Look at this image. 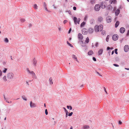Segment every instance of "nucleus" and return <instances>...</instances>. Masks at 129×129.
Wrapping results in <instances>:
<instances>
[{
    "mask_svg": "<svg viewBox=\"0 0 129 129\" xmlns=\"http://www.w3.org/2000/svg\"><path fill=\"white\" fill-rule=\"evenodd\" d=\"M68 22V21L67 20H65L64 21L63 23L64 24H65L66 23Z\"/></svg>",
    "mask_w": 129,
    "mask_h": 129,
    "instance_id": "obj_45",
    "label": "nucleus"
},
{
    "mask_svg": "<svg viewBox=\"0 0 129 129\" xmlns=\"http://www.w3.org/2000/svg\"><path fill=\"white\" fill-rule=\"evenodd\" d=\"M67 43L71 47H73V46L68 41H67Z\"/></svg>",
    "mask_w": 129,
    "mask_h": 129,
    "instance_id": "obj_31",
    "label": "nucleus"
},
{
    "mask_svg": "<svg viewBox=\"0 0 129 129\" xmlns=\"http://www.w3.org/2000/svg\"><path fill=\"white\" fill-rule=\"evenodd\" d=\"M71 30V28H70V29H69V32H68L69 33H70Z\"/></svg>",
    "mask_w": 129,
    "mask_h": 129,
    "instance_id": "obj_57",
    "label": "nucleus"
},
{
    "mask_svg": "<svg viewBox=\"0 0 129 129\" xmlns=\"http://www.w3.org/2000/svg\"><path fill=\"white\" fill-rule=\"evenodd\" d=\"M103 18L101 17H100L98 18V20L99 21L101 22L103 20Z\"/></svg>",
    "mask_w": 129,
    "mask_h": 129,
    "instance_id": "obj_26",
    "label": "nucleus"
},
{
    "mask_svg": "<svg viewBox=\"0 0 129 129\" xmlns=\"http://www.w3.org/2000/svg\"><path fill=\"white\" fill-rule=\"evenodd\" d=\"M20 20L21 22H25V19L24 18L21 19Z\"/></svg>",
    "mask_w": 129,
    "mask_h": 129,
    "instance_id": "obj_32",
    "label": "nucleus"
},
{
    "mask_svg": "<svg viewBox=\"0 0 129 129\" xmlns=\"http://www.w3.org/2000/svg\"><path fill=\"white\" fill-rule=\"evenodd\" d=\"M53 8L54 9H56V6H55V5H53Z\"/></svg>",
    "mask_w": 129,
    "mask_h": 129,
    "instance_id": "obj_53",
    "label": "nucleus"
},
{
    "mask_svg": "<svg viewBox=\"0 0 129 129\" xmlns=\"http://www.w3.org/2000/svg\"><path fill=\"white\" fill-rule=\"evenodd\" d=\"M14 76V74L12 73H8L7 75V77L8 79H11L13 78Z\"/></svg>",
    "mask_w": 129,
    "mask_h": 129,
    "instance_id": "obj_3",
    "label": "nucleus"
},
{
    "mask_svg": "<svg viewBox=\"0 0 129 129\" xmlns=\"http://www.w3.org/2000/svg\"><path fill=\"white\" fill-rule=\"evenodd\" d=\"M93 54V52L92 50H90L88 52V54L89 55H92Z\"/></svg>",
    "mask_w": 129,
    "mask_h": 129,
    "instance_id": "obj_20",
    "label": "nucleus"
},
{
    "mask_svg": "<svg viewBox=\"0 0 129 129\" xmlns=\"http://www.w3.org/2000/svg\"><path fill=\"white\" fill-rule=\"evenodd\" d=\"M119 60V59L118 57H116L115 58V60L116 61H118Z\"/></svg>",
    "mask_w": 129,
    "mask_h": 129,
    "instance_id": "obj_38",
    "label": "nucleus"
},
{
    "mask_svg": "<svg viewBox=\"0 0 129 129\" xmlns=\"http://www.w3.org/2000/svg\"><path fill=\"white\" fill-rule=\"evenodd\" d=\"M22 98L23 100H25V101H26L27 99L24 96H22Z\"/></svg>",
    "mask_w": 129,
    "mask_h": 129,
    "instance_id": "obj_34",
    "label": "nucleus"
},
{
    "mask_svg": "<svg viewBox=\"0 0 129 129\" xmlns=\"http://www.w3.org/2000/svg\"><path fill=\"white\" fill-rule=\"evenodd\" d=\"M100 6L99 5H96L94 7L96 11H99L100 9Z\"/></svg>",
    "mask_w": 129,
    "mask_h": 129,
    "instance_id": "obj_7",
    "label": "nucleus"
},
{
    "mask_svg": "<svg viewBox=\"0 0 129 129\" xmlns=\"http://www.w3.org/2000/svg\"><path fill=\"white\" fill-rule=\"evenodd\" d=\"M5 41L7 43H8L9 42V40L7 38H6L5 39Z\"/></svg>",
    "mask_w": 129,
    "mask_h": 129,
    "instance_id": "obj_35",
    "label": "nucleus"
},
{
    "mask_svg": "<svg viewBox=\"0 0 129 129\" xmlns=\"http://www.w3.org/2000/svg\"><path fill=\"white\" fill-rule=\"evenodd\" d=\"M45 113L46 115H47L48 114L47 111V109H46L45 110Z\"/></svg>",
    "mask_w": 129,
    "mask_h": 129,
    "instance_id": "obj_42",
    "label": "nucleus"
},
{
    "mask_svg": "<svg viewBox=\"0 0 129 129\" xmlns=\"http://www.w3.org/2000/svg\"><path fill=\"white\" fill-rule=\"evenodd\" d=\"M34 8L36 9H37L38 8V6L36 4H35L34 6Z\"/></svg>",
    "mask_w": 129,
    "mask_h": 129,
    "instance_id": "obj_28",
    "label": "nucleus"
},
{
    "mask_svg": "<svg viewBox=\"0 0 129 129\" xmlns=\"http://www.w3.org/2000/svg\"><path fill=\"white\" fill-rule=\"evenodd\" d=\"M68 114H66V117H68Z\"/></svg>",
    "mask_w": 129,
    "mask_h": 129,
    "instance_id": "obj_62",
    "label": "nucleus"
},
{
    "mask_svg": "<svg viewBox=\"0 0 129 129\" xmlns=\"http://www.w3.org/2000/svg\"><path fill=\"white\" fill-rule=\"evenodd\" d=\"M2 72L1 70H0V76H2Z\"/></svg>",
    "mask_w": 129,
    "mask_h": 129,
    "instance_id": "obj_51",
    "label": "nucleus"
},
{
    "mask_svg": "<svg viewBox=\"0 0 129 129\" xmlns=\"http://www.w3.org/2000/svg\"><path fill=\"white\" fill-rule=\"evenodd\" d=\"M67 108L68 109H69V107H70V110H71L72 109V107L71 106H67Z\"/></svg>",
    "mask_w": 129,
    "mask_h": 129,
    "instance_id": "obj_33",
    "label": "nucleus"
},
{
    "mask_svg": "<svg viewBox=\"0 0 129 129\" xmlns=\"http://www.w3.org/2000/svg\"><path fill=\"white\" fill-rule=\"evenodd\" d=\"M7 70V68H4V70L3 71V72L4 73H6V71Z\"/></svg>",
    "mask_w": 129,
    "mask_h": 129,
    "instance_id": "obj_37",
    "label": "nucleus"
},
{
    "mask_svg": "<svg viewBox=\"0 0 129 129\" xmlns=\"http://www.w3.org/2000/svg\"><path fill=\"white\" fill-rule=\"evenodd\" d=\"M49 81L50 82V84L51 85L53 84V82L52 81V79L51 77L49 79Z\"/></svg>",
    "mask_w": 129,
    "mask_h": 129,
    "instance_id": "obj_24",
    "label": "nucleus"
},
{
    "mask_svg": "<svg viewBox=\"0 0 129 129\" xmlns=\"http://www.w3.org/2000/svg\"><path fill=\"white\" fill-rule=\"evenodd\" d=\"M112 8V7L110 5H108L107 6V8L109 10L111 9Z\"/></svg>",
    "mask_w": 129,
    "mask_h": 129,
    "instance_id": "obj_23",
    "label": "nucleus"
},
{
    "mask_svg": "<svg viewBox=\"0 0 129 129\" xmlns=\"http://www.w3.org/2000/svg\"><path fill=\"white\" fill-rule=\"evenodd\" d=\"M72 58L74 59H75L78 62V61L77 57L75 55H73L72 56Z\"/></svg>",
    "mask_w": 129,
    "mask_h": 129,
    "instance_id": "obj_25",
    "label": "nucleus"
},
{
    "mask_svg": "<svg viewBox=\"0 0 129 129\" xmlns=\"http://www.w3.org/2000/svg\"><path fill=\"white\" fill-rule=\"evenodd\" d=\"M3 79L5 80V81H7V79H6V76H4L3 78Z\"/></svg>",
    "mask_w": 129,
    "mask_h": 129,
    "instance_id": "obj_40",
    "label": "nucleus"
},
{
    "mask_svg": "<svg viewBox=\"0 0 129 129\" xmlns=\"http://www.w3.org/2000/svg\"><path fill=\"white\" fill-rule=\"evenodd\" d=\"M78 37L79 40L82 41L83 39V36L81 33H79L78 35Z\"/></svg>",
    "mask_w": 129,
    "mask_h": 129,
    "instance_id": "obj_6",
    "label": "nucleus"
},
{
    "mask_svg": "<svg viewBox=\"0 0 129 129\" xmlns=\"http://www.w3.org/2000/svg\"><path fill=\"white\" fill-rule=\"evenodd\" d=\"M65 112L66 113V114H68V111L67 110Z\"/></svg>",
    "mask_w": 129,
    "mask_h": 129,
    "instance_id": "obj_61",
    "label": "nucleus"
},
{
    "mask_svg": "<svg viewBox=\"0 0 129 129\" xmlns=\"http://www.w3.org/2000/svg\"><path fill=\"white\" fill-rule=\"evenodd\" d=\"M89 128V126L88 125H85L83 127V129H88Z\"/></svg>",
    "mask_w": 129,
    "mask_h": 129,
    "instance_id": "obj_18",
    "label": "nucleus"
},
{
    "mask_svg": "<svg viewBox=\"0 0 129 129\" xmlns=\"http://www.w3.org/2000/svg\"><path fill=\"white\" fill-rule=\"evenodd\" d=\"M4 98H5V100H6V101L8 103H10V102H9L7 101V100H6V98H5V97Z\"/></svg>",
    "mask_w": 129,
    "mask_h": 129,
    "instance_id": "obj_56",
    "label": "nucleus"
},
{
    "mask_svg": "<svg viewBox=\"0 0 129 129\" xmlns=\"http://www.w3.org/2000/svg\"><path fill=\"white\" fill-rule=\"evenodd\" d=\"M73 127L72 126H71L70 128V129H73Z\"/></svg>",
    "mask_w": 129,
    "mask_h": 129,
    "instance_id": "obj_64",
    "label": "nucleus"
},
{
    "mask_svg": "<svg viewBox=\"0 0 129 129\" xmlns=\"http://www.w3.org/2000/svg\"><path fill=\"white\" fill-rule=\"evenodd\" d=\"M119 21H117L115 23V28H117L119 25Z\"/></svg>",
    "mask_w": 129,
    "mask_h": 129,
    "instance_id": "obj_16",
    "label": "nucleus"
},
{
    "mask_svg": "<svg viewBox=\"0 0 129 129\" xmlns=\"http://www.w3.org/2000/svg\"><path fill=\"white\" fill-rule=\"evenodd\" d=\"M81 41V42L80 44L83 47L85 46L86 45V43L85 42H83L82 40Z\"/></svg>",
    "mask_w": 129,
    "mask_h": 129,
    "instance_id": "obj_17",
    "label": "nucleus"
},
{
    "mask_svg": "<svg viewBox=\"0 0 129 129\" xmlns=\"http://www.w3.org/2000/svg\"><path fill=\"white\" fill-rule=\"evenodd\" d=\"M118 38V36L117 35H114L113 36L112 39L114 41H116L117 40Z\"/></svg>",
    "mask_w": 129,
    "mask_h": 129,
    "instance_id": "obj_10",
    "label": "nucleus"
},
{
    "mask_svg": "<svg viewBox=\"0 0 129 129\" xmlns=\"http://www.w3.org/2000/svg\"><path fill=\"white\" fill-rule=\"evenodd\" d=\"M30 106L31 108L35 107H36V105L35 104L33 103L32 101L30 102Z\"/></svg>",
    "mask_w": 129,
    "mask_h": 129,
    "instance_id": "obj_11",
    "label": "nucleus"
},
{
    "mask_svg": "<svg viewBox=\"0 0 129 129\" xmlns=\"http://www.w3.org/2000/svg\"><path fill=\"white\" fill-rule=\"evenodd\" d=\"M124 51L126 52H127L129 49V46L128 45H125L124 47Z\"/></svg>",
    "mask_w": 129,
    "mask_h": 129,
    "instance_id": "obj_8",
    "label": "nucleus"
},
{
    "mask_svg": "<svg viewBox=\"0 0 129 129\" xmlns=\"http://www.w3.org/2000/svg\"><path fill=\"white\" fill-rule=\"evenodd\" d=\"M119 124L120 125L122 123V122L120 121H119L118 122Z\"/></svg>",
    "mask_w": 129,
    "mask_h": 129,
    "instance_id": "obj_50",
    "label": "nucleus"
},
{
    "mask_svg": "<svg viewBox=\"0 0 129 129\" xmlns=\"http://www.w3.org/2000/svg\"><path fill=\"white\" fill-rule=\"evenodd\" d=\"M63 108L64 109L65 111H66L67 110L66 109V108H65L64 107H63Z\"/></svg>",
    "mask_w": 129,
    "mask_h": 129,
    "instance_id": "obj_60",
    "label": "nucleus"
},
{
    "mask_svg": "<svg viewBox=\"0 0 129 129\" xmlns=\"http://www.w3.org/2000/svg\"><path fill=\"white\" fill-rule=\"evenodd\" d=\"M89 39L88 37H87L86 39L85 40V42H86V43H88L89 42Z\"/></svg>",
    "mask_w": 129,
    "mask_h": 129,
    "instance_id": "obj_29",
    "label": "nucleus"
},
{
    "mask_svg": "<svg viewBox=\"0 0 129 129\" xmlns=\"http://www.w3.org/2000/svg\"><path fill=\"white\" fill-rule=\"evenodd\" d=\"M58 29H59V31L61 30V27H59L58 28Z\"/></svg>",
    "mask_w": 129,
    "mask_h": 129,
    "instance_id": "obj_58",
    "label": "nucleus"
},
{
    "mask_svg": "<svg viewBox=\"0 0 129 129\" xmlns=\"http://www.w3.org/2000/svg\"><path fill=\"white\" fill-rule=\"evenodd\" d=\"M82 34L84 35L87 34V30L85 28H83L82 29Z\"/></svg>",
    "mask_w": 129,
    "mask_h": 129,
    "instance_id": "obj_12",
    "label": "nucleus"
},
{
    "mask_svg": "<svg viewBox=\"0 0 129 129\" xmlns=\"http://www.w3.org/2000/svg\"><path fill=\"white\" fill-rule=\"evenodd\" d=\"M113 49V48H110L109 47H107V50L108 51V54H109V55H110V54L111 52V50H112Z\"/></svg>",
    "mask_w": 129,
    "mask_h": 129,
    "instance_id": "obj_13",
    "label": "nucleus"
},
{
    "mask_svg": "<svg viewBox=\"0 0 129 129\" xmlns=\"http://www.w3.org/2000/svg\"><path fill=\"white\" fill-rule=\"evenodd\" d=\"M93 60L94 61H96V59L95 57H93L92 58Z\"/></svg>",
    "mask_w": 129,
    "mask_h": 129,
    "instance_id": "obj_46",
    "label": "nucleus"
},
{
    "mask_svg": "<svg viewBox=\"0 0 129 129\" xmlns=\"http://www.w3.org/2000/svg\"><path fill=\"white\" fill-rule=\"evenodd\" d=\"M113 2V1L112 0H110L109 1V3L110 4H111L112 2Z\"/></svg>",
    "mask_w": 129,
    "mask_h": 129,
    "instance_id": "obj_43",
    "label": "nucleus"
},
{
    "mask_svg": "<svg viewBox=\"0 0 129 129\" xmlns=\"http://www.w3.org/2000/svg\"><path fill=\"white\" fill-rule=\"evenodd\" d=\"M120 13V10L119 9H117L115 12V14L116 16H117Z\"/></svg>",
    "mask_w": 129,
    "mask_h": 129,
    "instance_id": "obj_15",
    "label": "nucleus"
},
{
    "mask_svg": "<svg viewBox=\"0 0 129 129\" xmlns=\"http://www.w3.org/2000/svg\"><path fill=\"white\" fill-rule=\"evenodd\" d=\"M85 24V23L84 22H83L81 24L80 26L82 27H83Z\"/></svg>",
    "mask_w": 129,
    "mask_h": 129,
    "instance_id": "obj_27",
    "label": "nucleus"
},
{
    "mask_svg": "<svg viewBox=\"0 0 129 129\" xmlns=\"http://www.w3.org/2000/svg\"><path fill=\"white\" fill-rule=\"evenodd\" d=\"M44 8L47 11H48V10L47 9V6H44Z\"/></svg>",
    "mask_w": 129,
    "mask_h": 129,
    "instance_id": "obj_48",
    "label": "nucleus"
},
{
    "mask_svg": "<svg viewBox=\"0 0 129 129\" xmlns=\"http://www.w3.org/2000/svg\"><path fill=\"white\" fill-rule=\"evenodd\" d=\"M73 10H76V7H73Z\"/></svg>",
    "mask_w": 129,
    "mask_h": 129,
    "instance_id": "obj_52",
    "label": "nucleus"
},
{
    "mask_svg": "<svg viewBox=\"0 0 129 129\" xmlns=\"http://www.w3.org/2000/svg\"><path fill=\"white\" fill-rule=\"evenodd\" d=\"M106 20L107 22L110 23L112 21V18L110 16H108L107 17Z\"/></svg>",
    "mask_w": 129,
    "mask_h": 129,
    "instance_id": "obj_5",
    "label": "nucleus"
},
{
    "mask_svg": "<svg viewBox=\"0 0 129 129\" xmlns=\"http://www.w3.org/2000/svg\"><path fill=\"white\" fill-rule=\"evenodd\" d=\"M114 53V51H113L112 52V55Z\"/></svg>",
    "mask_w": 129,
    "mask_h": 129,
    "instance_id": "obj_59",
    "label": "nucleus"
},
{
    "mask_svg": "<svg viewBox=\"0 0 129 129\" xmlns=\"http://www.w3.org/2000/svg\"><path fill=\"white\" fill-rule=\"evenodd\" d=\"M37 63V61L34 59L33 60V64L34 66H35Z\"/></svg>",
    "mask_w": 129,
    "mask_h": 129,
    "instance_id": "obj_21",
    "label": "nucleus"
},
{
    "mask_svg": "<svg viewBox=\"0 0 129 129\" xmlns=\"http://www.w3.org/2000/svg\"><path fill=\"white\" fill-rule=\"evenodd\" d=\"M73 114V112H71V113H70L68 115L69 116H71Z\"/></svg>",
    "mask_w": 129,
    "mask_h": 129,
    "instance_id": "obj_41",
    "label": "nucleus"
},
{
    "mask_svg": "<svg viewBox=\"0 0 129 129\" xmlns=\"http://www.w3.org/2000/svg\"><path fill=\"white\" fill-rule=\"evenodd\" d=\"M129 36V30H128L126 34V36Z\"/></svg>",
    "mask_w": 129,
    "mask_h": 129,
    "instance_id": "obj_49",
    "label": "nucleus"
},
{
    "mask_svg": "<svg viewBox=\"0 0 129 129\" xmlns=\"http://www.w3.org/2000/svg\"><path fill=\"white\" fill-rule=\"evenodd\" d=\"M103 51V50L102 49H100L98 51V53L99 55L102 54Z\"/></svg>",
    "mask_w": 129,
    "mask_h": 129,
    "instance_id": "obj_19",
    "label": "nucleus"
},
{
    "mask_svg": "<svg viewBox=\"0 0 129 129\" xmlns=\"http://www.w3.org/2000/svg\"><path fill=\"white\" fill-rule=\"evenodd\" d=\"M93 29L91 28H89L88 30V32L90 34H91L93 33Z\"/></svg>",
    "mask_w": 129,
    "mask_h": 129,
    "instance_id": "obj_14",
    "label": "nucleus"
},
{
    "mask_svg": "<svg viewBox=\"0 0 129 129\" xmlns=\"http://www.w3.org/2000/svg\"><path fill=\"white\" fill-rule=\"evenodd\" d=\"M115 53L116 54H118V52H117V49H115Z\"/></svg>",
    "mask_w": 129,
    "mask_h": 129,
    "instance_id": "obj_36",
    "label": "nucleus"
},
{
    "mask_svg": "<svg viewBox=\"0 0 129 129\" xmlns=\"http://www.w3.org/2000/svg\"><path fill=\"white\" fill-rule=\"evenodd\" d=\"M100 7H101L102 9L105 8V4L103 3H101Z\"/></svg>",
    "mask_w": 129,
    "mask_h": 129,
    "instance_id": "obj_22",
    "label": "nucleus"
},
{
    "mask_svg": "<svg viewBox=\"0 0 129 129\" xmlns=\"http://www.w3.org/2000/svg\"><path fill=\"white\" fill-rule=\"evenodd\" d=\"M113 65L114 66L116 67H118L119 66V65L117 64H114Z\"/></svg>",
    "mask_w": 129,
    "mask_h": 129,
    "instance_id": "obj_44",
    "label": "nucleus"
},
{
    "mask_svg": "<svg viewBox=\"0 0 129 129\" xmlns=\"http://www.w3.org/2000/svg\"><path fill=\"white\" fill-rule=\"evenodd\" d=\"M103 26L102 25H96L94 27L95 31L96 32H98L101 31L103 29Z\"/></svg>",
    "mask_w": 129,
    "mask_h": 129,
    "instance_id": "obj_1",
    "label": "nucleus"
},
{
    "mask_svg": "<svg viewBox=\"0 0 129 129\" xmlns=\"http://www.w3.org/2000/svg\"><path fill=\"white\" fill-rule=\"evenodd\" d=\"M102 34L103 35H104V34H105V31H104L103 30L102 31Z\"/></svg>",
    "mask_w": 129,
    "mask_h": 129,
    "instance_id": "obj_47",
    "label": "nucleus"
},
{
    "mask_svg": "<svg viewBox=\"0 0 129 129\" xmlns=\"http://www.w3.org/2000/svg\"><path fill=\"white\" fill-rule=\"evenodd\" d=\"M99 43L98 42H96L95 44V46L96 47H97L98 46Z\"/></svg>",
    "mask_w": 129,
    "mask_h": 129,
    "instance_id": "obj_39",
    "label": "nucleus"
},
{
    "mask_svg": "<svg viewBox=\"0 0 129 129\" xmlns=\"http://www.w3.org/2000/svg\"><path fill=\"white\" fill-rule=\"evenodd\" d=\"M109 37H110L109 36V35L107 36L106 38V40L107 42H108L109 40Z\"/></svg>",
    "mask_w": 129,
    "mask_h": 129,
    "instance_id": "obj_30",
    "label": "nucleus"
},
{
    "mask_svg": "<svg viewBox=\"0 0 129 129\" xmlns=\"http://www.w3.org/2000/svg\"><path fill=\"white\" fill-rule=\"evenodd\" d=\"M125 29L123 27H121L120 29V32L121 34L123 33L125 31Z\"/></svg>",
    "mask_w": 129,
    "mask_h": 129,
    "instance_id": "obj_9",
    "label": "nucleus"
},
{
    "mask_svg": "<svg viewBox=\"0 0 129 129\" xmlns=\"http://www.w3.org/2000/svg\"><path fill=\"white\" fill-rule=\"evenodd\" d=\"M125 69H126L127 70H129V69L128 68H125Z\"/></svg>",
    "mask_w": 129,
    "mask_h": 129,
    "instance_id": "obj_63",
    "label": "nucleus"
},
{
    "mask_svg": "<svg viewBox=\"0 0 129 129\" xmlns=\"http://www.w3.org/2000/svg\"><path fill=\"white\" fill-rule=\"evenodd\" d=\"M47 6V5L46 4L45 2H44V6Z\"/></svg>",
    "mask_w": 129,
    "mask_h": 129,
    "instance_id": "obj_55",
    "label": "nucleus"
},
{
    "mask_svg": "<svg viewBox=\"0 0 129 129\" xmlns=\"http://www.w3.org/2000/svg\"><path fill=\"white\" fill-rule=\"evenodd\" d=\"M73 20L74 23L75 24H76L77 23L79 24V22L80 20V18H79L77 19L76 17H74Z\"/></svg>",
    "mask_w": 129,
    "mask_h": 129,
    "instance_id": "obj_4",
    "label": "nucleus"
},
{
    "mask_svg": "<svg viewBox=\"0 0 129 129\" xmlns=\"http://www.w3.org/2000/svg\"><path fill=\"white\" fill-rule=\"evenodd\" d=\"M96 73L97 74H99V76H102L100 74V73H99L98 72H96Z\"/></svg>",
    "mask_w": 129,
    "mask_h": 129,
    "instance_id": "obj_54",
    "label": "nucleus"
},
{
    "mask_svg": "<svg viewBox=\"0 0 129 129\" xmlns=\"http://www.w3.org/2000/svg\"><path fill=\"white\" fill-rule=\"evenodd\" d=\"M27 71L28 73L31 74L32 75L33 78H34L35 79L37 78V77L36 76L33 71H30L29 70L28 68H27Z\"/></svg>",
    "mask_w": 129,
    "mask_h": 129,
    "instance_id": "obj_2",
    "label": "nucleus"
}]
</instances>
